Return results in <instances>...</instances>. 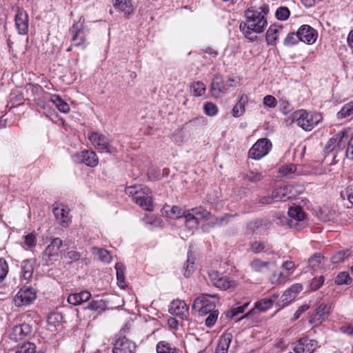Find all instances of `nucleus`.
Masks as SVG:
<instances>
[{"instance_id": "f257e3e1", "label": "nucleus", "mask_w": 353, "mask_h": 353, "mask_svg": "<svg viewBox=\"0 0 353 353\" xmlns=\"http://www.w3.org/2000/svg\"><path fill=\"white\" fill-rule=\"evenodd\" d=\"M265 9L261 6L253 5L252 3L248 5V8L244 13L246 19L244 21V28H247L244 32V37L250 41L255 40L257 38L256 34L263 32L268 25L267 19L265 17L267 14Z\"/></svg>"}, {"instance_id": "f03ea898", "label": "nucleus", "mask_w": 353, "mask_h": 353, "mask_svg": "<svg viewBox=\"0 0 353 353\" xmlns=\"http://www.w3.org/2000/svg\"><path fill=\"white\" fill-rule=\"evenodd\" d=\"M288 217L281 213L274 216V221L278 225H288L290 228L300 230L304 223L305 212L299 205L292 206L288 210Z\"/></svg>"}, {"instance_id": "7ed1b4c3", "label": "nucleus", "mask_w": 353, "mask_h": 353, "mask_svg": "<svg viewBox=\"0 0 353 353\" xmlns=\"http://www.w3.org/2000/svg\"><path fill=\"white\" fill-rule=\"evenodd\" d=\"M292 123L305 131H311L323 120V116L317 112H308L301 109L295 111L292 115Z\"/></svg>"}, {"instance_id": "20e7f679", "label": "nucleus", "mask_w": 353, "mask_h": 353, "mask_svg": "<svg viewBox=\"0 0 353 353\" xmlns=\"http://www.w3.org/2000/svg\"><path fill=\"white\" fill-rule=\"evenodd\" d=\"M89 30L80 21L74 23L69 29L72 46L85 50L88 46L87 36Z\"/></svg>"}, {"instance_id": "39448f33", "label": "nucleus", "mask_w": 353, "mask_h": 353, "mask_svg": "<svg viewBox=\"0 0 353 353\" xmlns=\"http://www.w3.org/2000/svg\"><path fill=\"white\" fill-rule=\"evenodd\" d=\"M219 301L216 294H202L197 297L192 305V310H197L201 316L207 315L212 311H216V303Z\"/></svg>"}, {"instance_id": "423d86ee", "label": "nucleus", "mask_w": 353, "mask_h": 353, "mask_svg": "<svg viewBox=\"0 0 353 353\" xmlns=\"http://www.w3.org/2000/svg\"><path fill=\"white\" fill-rule=\"evenodd\" d=\"M347 139L348 135L345 132H339L328 140L325 148L326 153L332 152L333 157L335 159L340 152L346 150Z\"/></svg>"}, {"instance_id": "0eeeda50", "label": "nucleus", "mask_w": 353, "mask_h": 353, "mask_svg": "<svg viewBox=\"0 0 353 353\" xmlns=\"http://www.w3.org/2000/svg\"><path fill=\"white\" fill-rule=\"evenodd\" d=\"M88 138L99 152L111 154L117 151L116 148L110 143L109 139L104 134L90 132L88 134Z\"/></svg>"}, {"instance_id": "6e6552de", "label": "nucleus", "mask_w": 353, "mask_h": 353, "mask_svg": "<svg viewBox=\"0 0 353 353\" xmlns=\"http://www.w3.org/2000/svg\"><path fill=\"white\" fill-rule=\"evenodd\" d=\"M272 146V142L269 139L266 138L260 139L250 149L248 157L252 159L259 160L270 152Z\"/></svg>"}, {"instance_id": "1a4fd4ad", "label": "nucleus", "mask_w": 353, "mask_h": 353, "mask_svg": "<svg viewBox=\"0 0 353 353\" xmlns=\"http://www.w3.org/2000/svg\"><path fill=\"white\" fill-rule=\"evenodd\" d=\"M274 300L272 299L265 298L255 303V308L250 310L246 314H244V323L251 325L252 323L256 322L259 317V311L265 312L272 306Z\"/></svg>"}, {"instance_id": "9d476101", "label": "nucleus", "mask_w": 353, "mask_h": 353, "mask_svg": "<svg viewBox=\"0 0 353 353\" xmlns=\"http://www.w3.org/2000/svg\"><path fill=\"white\" fill-rule=\"evenodd\" d=\"M36 298L37 291L32 287L24 286L14 296L13 301L15 306L21 307L30 305Z\"/></svg>"}, {"instance_id": "9b49d317", "label": "nucleus", "mask_w": 353, "mask_h": 353, "mask_svg": "<svg viewBox=\"0 0 353 353\" xmlns=\"http://www.w3.org/2000/svg\"><path fill=\"white\" fill-rule=\"evenodd\" d=\"M63 241L59 238H54L42 253V261L48 265L50 262L57 261L59 256V250Z\"/></svg>"}, {"instance_id": "f8f14e48", "label": "nucleus", "mask_w": 353, "mask_h": 353, "mask_svg": "<svg viewBox=\"0 0 353 353\" xmlns=\"http://www.w3.org/2000/svg\"><path fill=\"white\" fill-rule=\"evenodd\" d=\"M303 290L301 284L296 283L287 289L279 299L276 301V305L283 308L293 301L298 294Z\"/></svg>"}, {"instance_id": "ddd939ff", "label": "nucleus", "mask_w": 353, "mask_h": 353, "mask_svg": "<svg viewBox=\"0 0 353 353\" xmlns=\"http://www.w3.org/2000/svg\"><path fill=\"white\" fill-rule=\"evenodd\" d=\"M319 347L317 341L305 336L299 339L296 342L293 350L295 353H313Z\"/></svg>"}, {"instance_id": "4468645a", "label": "nucleus", "mask_w": 353, "mask_h": 353, "mask_svg": "<svg viewBox=\"0 0 353 353\" xmlns=\"http://www.w3.org/2000/svg\"><path fill=\"white\" fill-rule=\"evenodd\" d=\"M137 345L125 336L118 337L114 343L112 353H135Z\"/></svg>"}, {"instance_id": "2eb2a0df", "label": "nucleus", "mask_w": 353, "mask_h": 353, "mask_svg": "<svg viewBox=\"0 0 353 353\" xmlns=\"http://www.w3.org/2000/svg\"><path fill=\"white\" fill-rule=\"evenodd\" d=\"M271 222L266 219H259L250 221L247 225V232L248 234L261 235L270 228Z\"/></svg>"}, {"instance_id": "dca6fc26", "label": "nucleus", "mask_w": 353, "mask_h": 353, "mask_svg": "<svg viewBox=\"0 0 353 353\" xmlns=\"http://www.w3.org/2000/svg\"><path fill=\"white\" fill-rule=\"evenodd\" d=\"M73 159L74 161L84 163L91 168L97 166L99 163L97 154L91 150H85L77 153L73 157Z\"/></svg>"}, {"instance_id": "f3484780", "label": "nucleus", "mask_w": 353, "mask_h": 353, "mask_svg": "<svg viewBox=\"0 0 353 353\" xmlns=\"http://www.w3.org/2000/svg\"><path fill=\"white\" fill-rule=\"evenodd\" d=\"M32 331V326L30 324L26 323H21L12 327V332L10 334V339L15 342L23 340L31 334Z\"/></svg>"}, {"instance_id": "a211bd4d", "label": "nucleus", "mask_w": 353, "mask_h": 353, "mask_svg": "<svg viewBox=\"0 0 353 353\" xmlns=\"http://www.w3.org/2000/svg\"><path fill=\"white\" fill-rule=\"evenodd\" d=\"M133 201L145 210H153L152 192L148 188L145 187L141 193H138Z\"/></svg>"}, {"instance_id": "6ab92c4d", "label": "nucleus", "mask_w": 353, "mask_h": 353, "mask_svg": "<svg viewBox=\"0 0 353 353\" xmlns=\"http://www.w3.org/2000/svg\"><path fill=\"white\" fill-rule=\"evenodd\" d=\"M15 26L19 34H26L28 30L29 19L26 11L17 8V14L14 18Z\"/></svg>"}, {"instance_id": "aec40b11", "label": "nucleus", "mask_w": 353, "mask_h": 353, "mask_svg": "<svg viewBox=\"0 0 353 353\" xmlns=\"http://www.w3.org/2000/svg\"><path fill=\"white\" fill-rule=\"evenodd\" d=\"M168 311L172 315L185 319L188 316L189 307L185 301L176 299L171 302Z\"/></svg>"}, {"instance_id": "412c9836", "label": "nucleus", "mask_w": 353, "mask_h": 353, "mask_svg": "<svg viewBox=\"0 0 353 353\" xmlns=\"http://www.w3.org/2000/svg\"><path fill=\"white\" fill-rule=\"evenodd\" d=\"M300 41L307 44H313L318 37V33L315 29L309 25H303L297 30Z\"/></svg>"}, {"instance_id": "4be33fe9", "label": "nucleus", "mask_w": 353, "mask_h": 353, "mask_svg": "<svg viewBox=\"0 0 353 353\" xmlns=\"http://www.w3.org/2000/svg\"><path fill=\"white\" fill-rule=\"evenodd\" d=\"M228 90L229 85L223 80L222 77L216 76L213 79L210 86V92L212 97L219 98L222 94L227 92Z\"/></svg>"}, {"instance_id": "5701e85b", "label": "nucleus", "mask_w": 353, "mask_h": 353, "mask_svg": "<svg viewBox=\"0 0 353 353\" xmlns=\"http://www.w3.org/2000/svg\"><path fill=\"white\" fill-rule=\"evenodd\" d=\"M208 275L211 282L215 287L223 290L230 288L232 282L227 276H223L217 271H210Z\"/></svg>"}, {"instance_id": "b1692460", "label": "nucleus", "mask_w": 353, "mask_h": 353, "mask_svg": "<svg viewBox=\"0 0 353 353\" xmlns=\"http://www.w3.org/2000/svg\"><path fill=\"white\" fill-rule=\"evenodd\" d=\"M52 212L59 225L63 227L68 226L70 222L68 209L64 208L63 205H60L59 206H53Z\"/></svg>"}, {"instance_id": "393cba45", "label": "nucleus", "mask_w": 353, "mask_h": 353, "mask_svg": "<svg viewBox=\"0 0 353 353\" xmlns=\"http://www.w3.org/2000/svg\"><path fill=\"white\" fill-rule=\"evenodd\" d=\"M248 251L258 254L260 252H265L268 254H274V252L272 250L271 246L266 242L259 241H253L250 243V248Z\"/></svg>"}, {"instance_id": "a878e982", "label": "nucleus", "mask_w": 353, "mask_h": 353, "mask_svg": "<svg viewBox=\"0 0 353 353\" xmlns=\"http://www.w3.org/2000/svg\"><path fill=\"white\" fill-rule=\"evenodd\" d=\"M331 312V306L325 303H321L316 309L311 322L321 323L325 319V316Z\"/></svg>"}, {"instance_id": "bb28decb", "label": "nucleus", "mask_w": 353, "mask_h": 353, "mask_svg": "<svg viewBox=\"0 0 353 353\" xmlns=\"http://www.w3.org/2000/svg\"><path fill=\"white\" fill-rule=\"evenodd\" d=\"M90 298V292L87 290H83L79 293L70 294L68 297V301L70 304L77 305L88 301Z\"/></svg>"}, {"instance_id": "cd10ccee", "label": "nucleus", "mask_w": 353, "mask_h": 353, "mask_svg": "<svg viewBox=\"0 0 353 353\" xmlns=\"http://www.w3.org/2000/svg\"><path fill=\"white\" fill-rule=\"evenodd\" d=\"M232 333L226 332L223 334L219 339L214 353H228V347L232 341Z\"/></svg>"}, {"instance_id": "c85d7f7f", "label": "nucleus", "mask_w": 353, "mask_h": 353, "mask_svg": "<svg viewBox=\"0 0 353 353\" xmlns=\"http://www.w3.org/2000/svg\"><path fill=\"white\" fill-rule=\"evenodd\" d=\"M114 7L117 11L123 12L125 17L133 12L131 0H114Z\"/></svg>"}, {"instance_id": "c756f323", "label": "nucleus", "mask_w": 353, "mask_h": 353, "mask_svg": "<svg viewBox=\"0 0 353 353\" xmlns=\"http://www.w3.org/2000/svg\"><path fill=\"white\" fill-rule=\"evenodd\" d=\"M281 31V26L276 25L270 26L266 32V41L268 44L271 46L276 45L277 39Z\"/></svg>"}, {"instance_id": "7c9ffc66", "label": "nucleus", "mask_w": 353, "mask_h": 353, "mask_svg": "<svg viewBox=\"0 0 353 353\" xmlns=\"http://www.w3.org/2000/svg\"><path fill=\"white\" fill-rule=\"evenodd\" d=\"M289 186H284L275 188L272 192V196L274 202L285 201L291 198V196L288 194Z\"/></svg>"}, {"instance_id": "2f4dec72", "label": "nucleus", "mask_w": 353, "mask_h": 353, "mask_svg": "<svg viewBox=\"0 0 353 353\" xmlns=\"http://www.w3.org/2000/svg\"><path fill=\"white\" fill-rule=\"evenodd\" d=\"M34 262L30 259H26L22 262L21 272L24 279L30 280L32 277L34 269Z\"/></svg>"}, {"instance_id": "473e14b6", "label": "nucleus", "mask_w": 353, "mask_h": 353, "mask_svg": "<svg viewBox=\"0 0 353 353\" xmlns=\"http://www.w3.org/2000/svg\"><path fill=\"white\" fill-rule=\"evenodd\" d=\"M336 117L338 119L353 118V100L343 105Z\"/></svg>"}, {"instance_id": "72a5a7b5", "label": "nucleus", "mask_w": 353, "mask_h": 353, "mask_svg": "<svg viewBox=\"0 0 353 353\" xmlns=\"http://www.w3.org/2000/svg\"><path fill=\"white\" fill-rule=\"evenodd\" d=\"M50 101L56 105L57 109L63 113H67L70 111L69 105L64 101L59 95L52 94L50 96Z\"/></svg>"}, {"instance_id": "f704fd0d", "label": "nucleus", "mask_w": 353, "mask_h": 353, "mask_svg": "<svg viewBox=\"0 0 353 353\" xmlns=\"http://www.w3.org/2000/svg\"><path fill=\"white\" fill-rule=\"evenodd\" d=\"M195 258L192 251H188L186 263L183 266V274L185 277H190L194 272Z\"/></svg>"}, {"instance_id": "c9c22d12", "label": "nucleus", "mask_w": 353, "mask_h": 353, "mask_svg": "<svg viewBox=\"0 0 353 353\" xmlns=\"http://www.w3.org/2000/svg\"><path fill=\"white\" fill-rule=\"evenodd\" d=\"M156 350L157 353H179V350L174 345L164 341L157 343Z\"/></svg>"}, {"instance_id": "e433bc0d", "label": "nucleus", "mask_w": 353, "mask_h": 353, "mask_svg": "<svg viewBox=\"0 0 353 353\" xmlns=\"http://www.w3.org/2000/svg\"><path fill=\"white\" fill-rule=\"evenodd\" d=\"M226 316L235 323L239 322L243 319V305L231 308L227 312Z\"/></svg>"}, {"instance_id": "4c0bfd02", "label": "nucleus", "mask_w": 353, "mask_h": 353, "mask_svg": "<svg viewBox=\"0 0 353 353\" xmlns=\"http://www.w3.org/2000/svg\"><path fill=\"white\" fill-rule=\"evenodd\" d=\"M117 284L121 288L126 286L124 275V265L122 263H117L115 265Z\"/></svg>"}, {"instance_id": "58836bf2", "label": "nucleus", "mask_w": 353, "mask_h": 353, "mask_svg": "<svg viewBox=\"0 0 353 353\" xmlns=\"http://www.w3.org/2000/svg\"><path fill=\"white\" fill-rule=\"evenodd\" d=\"M23 243L22 246L26 250H31L37 245V236L34 232L28 233L23 236Z\"/></svg>"}, {"instance_id": "ea45409f", "label": "nucleus", "mask_w": 353, "mask_h": 353, "mask_svg": "<svg viewBox=\"0 0 353 353\" xmlns=\"http://www.w3.org/2000/svg\"><path fill=\"white\" fill-rule=\"evenodd\" d=\"M92 252L94 254L98 255L100 261L104 263H110L111 261L112 257L110 256V252L103 249L99 248L97 247H92Z\"/></svg>"}, {"instance_id": "a19ab883", "label": "nucleus", "mask_w": 353, "mask_h": 353, "mask_svg": "<svg viewBox=\"0 0 353 353\" xmlns=\"http://www.w3.org/2000/svg\"><path fill=\"white\" fill-rule=\"evenodd\" d=\"M63 321V316L59 312H52L48 316L47 322L49 326L55 327Z\"/></svg>"}, {"instance_id": "79ce46f5", "label": "nucleus", "mask_w": 353, "mask_h": 353, "mask_svg": "<svg viewBox=\"0 0 353 353\" xmlns=\"http://www.w3.org/2000/svg\"><path fill=\"white\" fill-rule=\"evenodd\" d=\"M185 219V226L190 230L196 228L199 225V217L195 216L194 214L188 212L184 215Z\"/></svg>"}, {"instance_id": "37998d69", "label": "nucleus", "mask_w": 353, "mask_h": 353, "mask_svg": "<svg viewBox=\"0 0 353 353\" xmlns=\"http://www.w3.org/2000/svg\"><path fill=\"white\" fill-rule=\"evenodd\" d=\"M350 250L349 249L340 250L332 256L331 261L333 263H339L344 261L347 258L350 256Z\"/></svg>"}, {"instance_id": "c03bdc74", "label": "nucleus", "mask_w": 353, "mask_h": 353, "mask_svg": "<svg viewBox=\"0 0 353 353\" xmlns=\"http://www.w3.org/2000/svg\"><path fill=\"white\" fill-rule=\"evenodd\" d=\"M190 90L195 97H201L204 94L205 92V85L201 81L194 82L191 86Z\"/></svg>"}, {"instance_id": "a18cd8bd", "label": "nucleus", "mask_w": 353, "mask_h": 353, "mask_svg": "<svg viewBox=\"0 0 353 353\" xmlns=\"http://www.w3.org/2000/svg\"><path fill=\"white\" fill-rule=\"evenodd\" d=\"M190 211H191L195 216H199L201 219L205 221L209 220L211 216V213L201 206L192 208Z\"/></svg>"}, {"instance_id": "49530a36", "label": "nucleus", "mask_w": 353, "mask_h": 353, "mask_svg": "<svg viewBox=\"0 0 353 353\" xmlns=\"http://www.w3.org/2000/svg\"><path fill=\"white\" fill-rule=\"evenodd\" d=\"M167 216L170 219H179L184 216L185 212L179 206L174 205L169 210H166Z\"/></svg>"}, {"instance_id": "de8ad7c7", "label": "nucleus", "mask_w": 353, "mask_h": 353, "mask_svg": "<svg viewBox=\"0 0 353 353\" xmlns=\"http://www.w3.org/2000/svg\"><path fill=\"white\" fill-rule=\"evenodd\" d=\"M88 309L100 312L101 311H103L106 308V304L104 301L102 299L100 300H93L92 301L88 306L87 307Z\"/></svg>"}, {"instance_id": "09e8293b", "label": "nucleus", "mask_w": 353, "mask_h": 353, "mask_svg": "<svg viewBox=\"0 0 353 353\" xmlns=\"http://www.w3.org/2000/svg\"><path fill=\"white\" fill-rule=\"evenodd\" d=\"M15 353H41L36 350V345L32 343H26L22 345Z\"/></svg>"}, {"instance_id": "8fccbe9b", "label": "nucleus", "mask_w": 353, "mask_h": 353, "mask_svg": "<svg viewBox=\"0 0 353 353\" xmlns=\"http://www.w3.org/2000/svg\"><path fill=\"white\" fill-rule=\"evenodd\" d=\"M300 41L299 34L297 32L296 33H289L283 41V44L285 46L291 47L294 45L297 44Z\"/></svg>"}, {"instance_id": "3c124183", "label": "nucleus", "mask_w": 353, "mask_h": 353, "mask_svg": "<svg viewBox=\"0 0 353 353\" xmlns=\"http://www.w3.org/2000/svg\"><path fill=\"white\" fill-rule=\"evenodd\" d=\"M203 110L206 115L209 117H214L219 112L216 105L212 102H207L203 105Z\"/></svg>"}, {"instance_id": "603ef678", "label": "nucleus", "mask_w": 353, "mask_h": 353, "mask_svg": "<svg viewBox=\"0 0 353 353\" xmlns=\"http://www.w3.org/2000/svg\"><path fill=\"white\" fill-rule=\"evenodd\" d=\"M216 227H219L218 216L211 215L210 219L208 220V222L202 225L201 228L205 232H208L211 228Z\"/></svg>"}, {"instance_id": "864d4df0", "label": "nucleus", "mask_w": 353, "mask_h": 353, "mask_svg": "<svg viewBox=\"0 0 353 353\" xmlns=\"http://www.w3.org/2000/svg\"><path fill=\"white\" fill-rule=\"evenodd\" d=\"M352 282V279L347 272H340L335 279V283L337 285H347Z\"/></svg>"}, {"instance_id": "5fc2aeb1", "label": "nucleus", "mask_w": 353, "mask_h": 353, "mask_svg": "<svg viewBox=\"0 0 353 353\" xmlns=\"http://www.w3.org/2000/svg\"><path fill=\"white\" fill-rule=\"evenodd\" d=\"M208 316L205 319V324L208 327H212L218 320L219 314V310L212 311V312L208 313Z\"/></svg>"}, {"instance_id": "6e6d98bb", "label": "nucleus", "mask_w": 353, "mask_h": 353, "mask_svg": "<svg viewBox=\"0 0 353 353\" xmlns=\"http://www.w3.org/2000/svg\"><path fill=\"white\" fill-rule=\"evenodd\" d=\"M270 265V262L268 261H262L261 260L259 259H254L250 263L251 268L256 271V272H261L263 268H267Z\"/></svg>"}, {"instance_id": "4d7b16f0", "label": "nucleus", "mask_w": 353, "mask_h": 353, "mask_svg": "<svg viewBox=\"0 0 353 353\" xmlns=\"http://www.w3.org/2000/svg\"><path fill=\"white\" fill-rule=\"evenodd\" d=\"M290 12L287 7L279 8L275 13L276 17L281 21H285L290 17Z\"/></svg>"}, {"instance_id": "13d9d810", "label": "nucleus", "mask_w": 353, "mask_h": 353, "mask_svg": "<svg viewBox=\"0 0 353 353\" xmlns=\"http://www.w3.org/2000/svg\"><path fill=\"white\" fill-rule=\"evenodd\" d=\"M323 259V256H322L321 254H314L309 259L310 266L313 269L318 268Z\"/></svg>"}, {"instance_id": "bf43d9fd", "label": "nucleus", "mask_w": 353, "mask_h": 353, "mask_svg": "<svg viewBox=\"0 0 353 353\" xmlns=\"http://www.w3.org/2000/svg\"><path fill=\"white\" fill-rule=\"evenodd\" d=\"M8 272V265L6 261L0 258V282L3 281Z\"/></svg>"}, {"instance_id": "052dcab7", "label": "nucleus", "mask_w": 353, "mask_h": 353, "mask_svg": "<svg viewBox=\"0 0 353 353\" xmlns=\"http://www.w3.org/2000/svg\"><path fill=\"white\" fill-rule=\"evenodd\" d=\"M143 189L144 188L141 186H137V185H132L130 187H128L125 189V192L127 194L132 197V199L136 197L137 195H138V193H141V191H143Z\"/></svg>"}, {"instance_id": "680f3d73", "label": "nucleus", "mask_w": 353, "mask_h": 353, "mask_svg": "<svg viewBox=\"0 0 353 353\" xmlns=\"http://www.w3.org/2000/svg\"><path fill=\"white\" fill-rule=\"evenodd\" d=\"M263 103L265 108H274L277 105V101L274 97L266 95L263 98Z\"/></svg>"}, {"instance_id": "e2e57ef3", "label": "nucleus", "mask_w": 353, "mask_h": 353, "mask_svg": "<svg viewBox=\"0 0 353 353\" xmlns=\"http://www.w3.org/2000/svg\"><path fill=\"white\" fill-rule=\"evenodd\" d=\"M325 281L324 276H321L317 278H314L310 282V289L313 291L319 290Z\"/></svg>"}, {"instance_id": "0e129e2a", "label": "nucleus", "mask_w": 353, "mask_h": 353, "mask_svg": "<svg viewBox=\"0 0 353 353\" xmlns=\"http://www.w3.org/2000/svg\"><path fill=\"white\" fill-rule=\"evenodd\" d=\"M345 155L348 159L353 161V135L347 139Z\"/></svg>"}, {"instance_id": "69168bd1", "label": "nucleus", "mask_w": 353, "mask_h": 353, "mask_svg": "<svg viewBox=\"0 0 353 353\" xmlns=\"http://www.w3.org/2000/svg\"><path fill=\"white\" fill-rule=\"evenodd\" d=\"M246 179L252 183H256L260 181L263 179V176L259 172H256L254 171H250L246 174Z\"/></svg>"}, {"instance_id": "338daca9", "label": "nucleus", "mask_w": 353, "mask_h": 353, "mask_svg": "<svg viewBox=\"0 0 353 353\" xmlns=\"http://www.w3.org/2000/svg\"><path fill=\"white\" fill-rule=\"evenodd\" d=\"M242 99L243 96L240 97L239 103H237L232 109V115L234 117H239L243 112V103H241Z\"/></svg>"}, {"instance_id": "774afa93", "label": "nucleus", "mask_w": 353, "mask_h": 353, "mask_svg": "<svg viewBox=\"0 0 353 353\" xmlns=\"http://www.w3.org/2000/svg\"><path fill=\"white\" fill-rule=\"evenodd\" d=\"M65 257L71 260V261H76L81 258V254L75 250H70L66 253Z\"/></svg>"}]
</instances>
